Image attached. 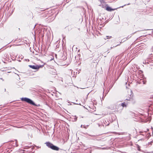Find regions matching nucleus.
<instances>
[{
	"label": "nucleus",
	"mask_w": 153,
	"mask_h": 153,
	"mask_svg": "<svg viewBox=\"0 0 153 153\" xmlns=\"http://www.w3.org/2000/svg\"><path fill=\"white\" fill-rule=\"evenodd\" d=\"M29 66L30 68L34 69H38L39 68V67L37 65H29Z\"/></svg>",
	"instance_id": "obj_4"
},
{
	"label": "nucleus",
	"mask_w": 153,
	"mask_h": 153,
	"mask_svg": "<svg viewBox=\"0 0 153 153\" xmlns=\"http://www.w3.org/2000/svg\"><path fill=\"white\" fill-rule=\"evenodd\" d=\"M102 7H103V8H104V7L103 6H102Z\"/></svg>",
	"instance_id": "obj_11"
},
{
	"label": "nucleus",
	"mask_w": 153,
	"mask_h": 153,
	"mask_svg": "<svg viewBox=\"0 0 153 153\" xmlns=\"http://www.w3.org/2000/svg\"><path fill=\"white\" fill-rule=\"evenodd\" d=\"M127 105V103L126 102H124L121 103V105L123 107H126Z\"/></svg>",
	"instance_id": "obj_6"
},
{
	"label": "nucleus",
	"mask_w": 153,
	"mask_h": 153,
	"mask_svg": "<svg viewBox=\"0 0 153 153\" xmlns=\"http://www.w3.org/2000/svg\"><path fill=\"white\" fill-rule=\"evenodd\" d=\"M106 37L107 38V39H108V36H106Z\"/></svg>",
	"instance_id": "obj_8"
},
{
	"label": "nucleus",
	"mask_w": 153,
	"mask_h": 153,
	"mask_svg": "<svg viewBox=\"0 0 153 153\" xmlns=\"http://www.w3.org/2000/svg\"><path fill=\"white\" fill-rule=\"evenodd\" d=\"M45 144H46V146L48 148L53 150L58 151L59 149V148L58 147L54 145L53 144L49 142H46Z\"/></svg>",
	"instance_id": "obj_1"
},
{
	"label": "nucleus",
	"mask_w": 153,
	"mask_h": 153,
	"mask_svg": "<svg viewBox=\"0 0 153 153\" xmlns=\"http://www.w3.org/2000/svg\"><path fill=\"white\" fill-rule=\"evenodd\" d=\"M105 7H106V10L108 11L111 12V11H114L117 9L116 8L112 9V8H111V7H109L108 6V4H106Z\"/></svg>",
	"instance_id": "obj_3"
},
{
	"label": "nucleus",
	"mask_w": 153,
	"mask_h": 153,
	"mask_svg": "<svg viewBox=\"0 0 153 153\" xmlns=\"http://www.w3.org/2000/svg\"><path fill=\"white\" fill-rule=\"evenodd\" d=\"M111 36H110V38H111Z\"/></svg>",
	"instance_id": "obj_16"
},
{
	"label": "nucleus",
	"mask_w": 153,
	"mask_h": 153,
	"mask_svg": "<svg viewBox=\"0 0 153 153\" xmlns=\"http://www.w3.org/2000/svg\"><path fill=\"white\" fill-rule=\"evenodd\" d=\"M92 136V137H94V135H92V136Z\"/></svg>",
	"instance_id": "obj_14"
},
{
	"label": "nucleus",
	"mask_w": 153,
	"mask_h": 153,
	"mask_svg": "<svg viewBox=\"0 0 153 153\" xmlns=\"http://www.w3.org/2000/svg\"><path fill=\"white\" fill-rule=\"evenodd\" d=\"M95 110H96V108L94 107H93V108L92 109V110L91 108H90V109L89 110H88V111L89 112H91L93 111H95Z\"/></svg>",
	"instance_id": "obj_5"
},
{
	"label": "nucleus",
	"mask_w": 153,
	"mask_h": 153,
	"mask_svg": "<svg viewBox=\"0 0 153 153\" xmlns=\"http://www.w3.org/2000/svg\"><path fill=\"white\" fill-rule=\"evenodd\" d=\"M128 4V5H129V4Z\"/></svg>",
	"instance_id": "obj_15"
},
{
	"label": "nucleus",
	"mask_w": 153,
	"mask_h": 153,
	"mask_svg": "<svg viewBox=\"0 0 153 153\" xmlns=\"http://www.w3.org/2000/svg\"><path fill=\"white\" fill-rule=\"evenodd\" d=\"M123 6H122L121 7H123Z\"/></svg>",
	"instance_id": "obj_13"
},
{
	"label": "nucleus",
	"mask_w": 153,
	"mask_h": 153,
	"mask_svg": "<svg viewBox=\"0 0 153 153\" xmlns=\"http://www.w3.org/2000/svg\"><path fill=\"white\" fill-rule=\"evenodd\" d=\"M132 99L131 98V97H129L127 99H126V100H129V101H130V100H132Z\"/></svg>",
	"instance_id": "obj_7"
},
{
	"label": "nucleus",
	"mask_w": 153,
	"mask_h": 153,
	"mask_svg": "<svg viewBox=\"0 0 153 153\" xmlns=\"http://www.w3.org/2000/svg\"><path fill=\"white\" fill-rule=\"evenodd\" d=\"M21 100L22 101H24L34 105H36L35 103L33 102L30 99L27 98H22Z\"/></svg>",
	"instance_id": "obj_2"
},
{
	"label": "nucleus",
	"mask_w": 153,
	"mask_h": 153,
	"mask_svg": "<svg viewBox=\"0 0 153 153\" xmlns=\"http://www.w3.org/2000/svg\"><path fill=\"white\" fill-rule=\"evenodd\" d=\"M84 127V128H86L85 127V126H84V127Z\"/></svg>",
	"instance_id": "obj_9"
},
{
	"label": "nucleus",
	"mask_w": 153,
	"mask_h": 153,
	"mask_svg": "<svg viewBox=\"0 0 153 153\" xmlns=\"http://www.w3.org/2000/svg\"><path fill=\"white\" fill-rule=\"evenodd\" d=\"M76 119H77V118H76V119H75V121H76Z\"/></svg>",
	"instance_id": "obj_12"
},
{
	"label": "nucleus",
	"mask_w": 153,
	"mask_h": 153,
	"mask_svg": "<svg viewBox=\"0 0 153 153\" xmlns=\"http://www.w3.org/2000/svg\"><path fill=\"white\" fill-rule=\"evenodd\" d=\"M82 125H81V127H82Z\"/></svg>",
	"instance_id": "obj_10"
}]
</instances>
